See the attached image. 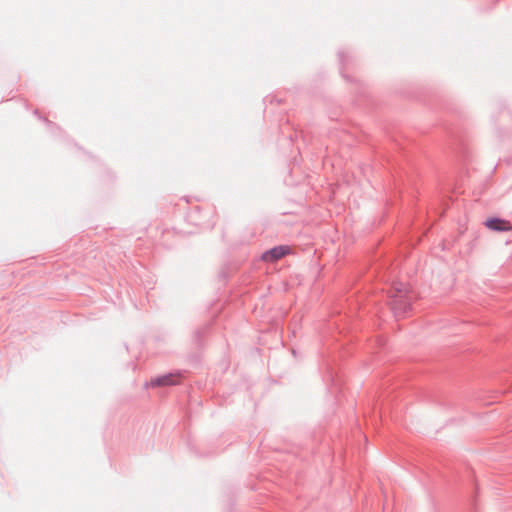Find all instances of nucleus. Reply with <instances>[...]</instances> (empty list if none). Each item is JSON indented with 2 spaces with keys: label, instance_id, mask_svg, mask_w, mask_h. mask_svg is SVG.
I'll use <instances>...</instances> for the list:
<instances>
[{
  "label": "nucleus",
  "instance_id": "1",
  "mask_svg": "<svg viewBox=\"0 0 512 512\" xmlns=\"http://www.w3.org/2000/svg\"><path fill=\"white\" fill-rule=\"evenodd\" d=\"M390 293L392 309L397 316L403 315L413 300L410 287L404 283H394Z\"/></svg>",
  "mask_w": 512,
  "mask_h": 512
},
{
  "label": "nucleus",
  "instance_id": "2",
  "mask_svg": "<svg viewBox=\"0 0 512 512\" xmlns=\"http://www.w3.org/2000/svg\"><path fill=\"white\" fill-rule=\"evenodd\" d=\"M289 253L290 248L288 246L281 245L264 252L261 256V259L266 262H274Z\"/></svg>",
  "mask_w": 512,
  "mask_h": 512
},
{
  "label": "nucleus",
  "instance_id": "3",
  "mask_svg": "<svg viewBox=\"0 0 512 512\" xmlns=\"http://www.w3.org/2000/svg\"><path fill=\"white\" fill-rule=\"evenodd\" d=\"M180 382V377L177 374H167L159 376L150 380L147 387H160L176 385Z\"/></svg>",
  "mask_w": 512,
  "mask_h": 512
},
{
  "label": "nucleus",
  "instance_id": "4",
  "mask_svg": "<svg viewBox=\"0 0 512 512\" xmlns=\"http://www.w3.org/2000/svg\"><path fill=\"white\" fill-rule=\"evenodd\" d=\"M485 226L495 231H510L512 226L509 221L499 218H490L485 222Z\"/></svg>",
  "mask_w": 512,
  "mask_h": 512
}]
</instances>
